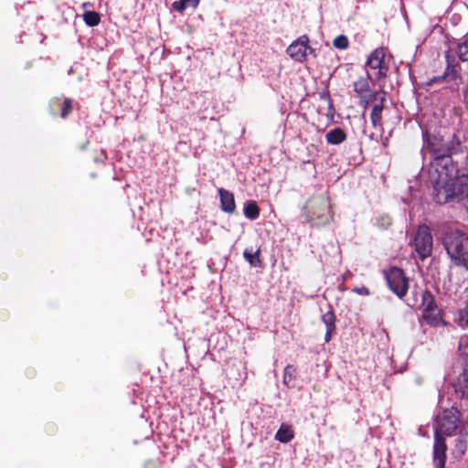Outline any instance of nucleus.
Instances as JSON below:
<instances>
[{"mask_svg":"<svg viewBox=\"0 0 468 468\" xmlns=\"http://www.w3.org/2000/svg\"><path fill=\"white\" fill-rule=\"evenodd\" d=\"M459 412L456 409L443 410L437 416L433 445L434 468H445L447 446L443 435H452L457 428Z\"/></svg>","mask_w":468,"mask_h":468,"instance_id":"f03ea898","label":"nucleus"},{"mask_svg":"<svg viewBox=\"0 0 468 468\" xmlns=\"http://www.w3.org/2000/svg\"><path fill=\"white\" fill-rule=\"evenodd\" d=\"M420 308L422 317L428 324L437 326L441 323L440 310L435 303L433 295L428 291H424L421 293Z\"/></svg>","mask_w":468,"mask_h":468,"instance_id":"423d86ee","label":"nucleus"},{"mask_svg":"<svg viewBox=\"0 0 468 468\" xmlns=\"http://www.w3.org/2000/svg\"><path fill=\"white\" fill-rule=\"evenodd\" d=\"M457 324L462 328L468 327V303L459 311Z\"/></svg>","mask_w":468,"mask_h":468,"instance_id":"aec40b11","label":"nucleus"},{"mask_svg":"<svg viewBox=\"0 0 468 468\" xmlns=\"http://www.w3.org/2000/svg\"><path fill=\"white\" fill-rule=\"evenodd\" d=\"M244 215L250 219H256L260 215V209L256 202L251 201L245 205Z\"/></svg>","mask_w":468,"mask_h":468,"instance_id":"f3484780","label":"nucleus"},{"mask_svg":"<svg viewBox=\"0 0 468 468\" xmlns=\"http://www.w3.org/2000/svg\"><path fill=\"white\" fill-rule=\"evenodd\" d=\"M335 328H326V334L324 336L325 342H329L332 337V333L335 331Z\"/></svg>","mask_w":468,"mask_h":468,"instance_id":"cd10ccee","label":"nucleus"},{"mask_svg":"<svg viewBox=\"0 0 468 468\" xmlns=\"http://www.w3.org/2000/svg\"><path fill=\"white\" fill-rule=\"evenodd\" d=\"M325 139L330 144H340L346 141V134L343 129L335 128L326 133Z\"/></svg>","mask_w":468,"mask_h":468,"instance_id":"ddd939ff","label":"nucleus"},{"mask_svg":"<svg viewBox=\"0 0 468 468\" xmlns=\"http://www.w3.org/2000/svg\"><path fill=\"white\" fill-rule=\"evenodd\" d=\"M443 245L454 264L468 271V234L451 230L445 234Z\"/></svg>","mask_w":468,"mask_h":468,"instance_id":"7ed1b4c3","label":"nucleus"},{"mask_svg":"<svg viewBox=\"0 0 468 468\" xmlns=\"http://www.w3.org/2000/svg\"><path fill=\"white\" fill-rule=\"evenodd\" d=\"M459 352L465 357V363L468 365V335H463L460 339Z\"/></svg>","mask_w":468,"mask_h":468,"instance_id":"412c9836","label":"nucleus"},{"mask_svg":"<svg viewBox=\"0 0 468 468\" xmlns=\"http://www.w3.org/2000/svg\"><path fill=\"white\" fill-rule=\"evenodd\" d=\"M426 146L434 156L431 164L430 180L433 198L438 204H446L452 198L468 193V172L457 169L451 155L460 151L461 141L453 134L445 142L439 135H425Z\"/></svg>","mask_w":468,"mask_h":468,"instance_id":"f257e3e1","label":"nucleus"},{"mask_svg":"<svg viewBox=\"0 0 468 468\" xmlns=\"http://www.w3.org/2000/svg\"><path fill=\"white\" fill-rule=\"evenodd\" d=\"M387 281L391 291H393L399 298H402L406 294L409 288L408 280L401 269H390L387 273Z\"/></svg>","mask_w":468,"mask_h":468,"instance_id":"6e6552de","label":"nucleus"},{"mask_svg":"<svg viewBox=\"0 0 468 468\" xmlns=\"http://www.w3.org/2000/svg\"><path fill=\"white\" fill-rule=\"evenodd\" d=\"M72 109H73L72 101L69 99H66L63 102V107H62V111L60 112V116L61 117L68 116L71 112Z\"/></svg>","mask_w":468,"mask_h":468,"instance_id":"393cba45","label":"nucleus"},{"mask_svg":"<svg viewBox=\"0 0 468 468\" xmlns=\"http://www.w3.org/2000/svg\"><path fill=\"white\" fill-rule=\"evenodd\" d=\"M295 372L296 369L293 366L289 365L284 368L283 381L286 385L294 378Z\"/></svg>","mask_w":468,"mask_h":468,"instance_id":"4be33fe9","label":"nucleus"},{"mask_svg":"<svg viewBox=\"0 0 468 468\" xmlns=\"http://www.w3.org/2000/svg\"><path fill=\"white\" fill-rule=\"evenodd\" d=\"M322 320L325 324L326 328H335V317L333 312H327L322 316Z\"/></svg>","mask_w":468,"mask_h":468,"instance_id":"5701e85b","label":"nucleus"},{"mask_svg":"<svg viewBox=\"0 0 468 468\" xmlns=\"http://www.w3.org/2000/svg\"><path fill=\"white\" fill-rule=\"evenodd\" d=\"M293 438V431L291 425L282 423L276 432L275 439L282 443L289 442Z\"/></svg>","mask_w":468,"mask_h":468,"instance_id":"4468645a","label":"nucleus"},{"mask_svg":"<svg viewBox=\"0 0 468 468\" xmlns=\"http://www.w3.org/2000/svg\"><path fill=\"white\" fill-rule=\"evenodd\" d=\"M354 291L359 294H368V290L365 287H362V288H356L354 289Z\"/></svg>","mask_w":468,"mask_h":468,"instance_id":"c85d7f7f","label":"nucleus"},{"mask_svg":"<svg viewBox=\"0 0 468 468\" xmlns=\"http://www.w3.org/2000/svg\"><path fill=\"white\" fill-rule=\"evenodd\" d=\"M372 111L370 120L373 127H382V112L386 101V93L383 90H377L372 93Z\"/></svg>","mask_w":468,"mask_h":468,"instance_id":"1a4fd4ad","label":"nucleus"},{"mask_svg":"<svg viewBox=\"0 0 468 468\" xmlns=\"http://www.w3.org/2000/svg\"><path fill=\"white\" fill-rule=\"evenodd\" d=\"M334 46L336 48L346 49L348 47V39L346 36L340 35L334 40Z\"/></svg>","mask_w":468,"mask_h":468,"instance_id":"b1692460","label":"nucleus"},{"mask_svg":"<svg viewBox=\"0 0 468 468\" xmlns=\"http://www.w3.org/2000/svg\"><path fill=\"white\" fill-rule=\"evenodd\" d=\"M385 53L383 48L375 49L367 58V65L372 69H378L377 78L380 79L386 76L388 68L384 63Z\"/></svg>","mask_w":468,"mask_h":468,"instance_id":"9b49d317","label":"nucleus"},{"mask_svg":"<svg viewBox=\"0 0 468 468\" xmlns=\"http://www.w3.org/2000/svg\"><path fill=\"white\" fill-rule=\"evenodd\" d=\"M373 102H374V101L372 100V94L369 96L368 99H367L366 94H364V99L363 100L361 99V103L364 104L365 108L367 107V105L369 103H373Z\"/></svg>","mask_w":468,"mask_h":468,"instance_id":"bb28decb","label":"nucleus"},{"mask_svg":"<svg viewBox=\"0 0 468 468\" xmlns=\"http://www.w3.org/2000/svg\"><path fill=\"white\" fill-rule=\"evenodd\" d=\"M308 37L306 36H302L288 47V55L295 61H303L306 58L308 50H311V48L308 46Z\"/></svg>","mask_w":468,"mask_h":468,"instance_id":"9d476101","label":"nucleus"},{"mask_svg":"<svg viewBox=\"0 0 468 468\" xmlns=\"http://www.w3.org/2000/svg\"><path fill=\"white\" fill-rule=\"evenodd\" d=\"M220 197L221 209L228 213H232L235 210L234 196L228 190L223 188L218 189Z\"/></svg>","mask_w":468,"mask_h":468,"instance_id":"f8f14e48","label":"nucleus"},{"mask_svg":"<svg viewBox=\"0 0 468 468\" xmlns=\"http://www.w3.org/2000/svg\"><path fill=\"white\" fill-rule=\"evenodd\" d=\"M83 20L89 27H95L101 21L100 15L94 11H87L83 14Z\"/></svg>","mask_w":468,"mask_h":468,"instance_id":"6ab92c4d","label":"nucleus"},{"mask_svg":"<svg viewBox=\"0 0 468 468\" xmlns=\"http://www.w3.org/2000/svg\"><path fill=\"white\" fill-rule=\"evenodd\" d=\"M243 256L251 266L258 267L261 265L260 250H257L256 251L245 250Z\"/></svg>","mask_w":468,"mask_h":468,"instance_id":"a211bd4d","label":"nucleus"},{"mask_svg":"<svg viewBox=\"0 0 468 468\" xmlns=\"http://www.w3.org/2000/svg\"><path fill=\"white\" fill-rule=\"evenodd\" d=\"M198 3L199 0H179L173 3V8L177 12L182 13L188 7H197Z\"/></svg>","mask_w":468,"mask_h":468,"instance_id":"2eb2a0df","label":"nucleus"},{"mask_svg":"<svg viewBox=\"0 0 468 468\" xmlns=\"http://www.w3.org/2000/svg\"><path fill=\"white\" fill-rule=\"evenodd\" d=\"M414 245L421 260L431 255L432 250V237L427 226H420L418 229L414 239Z\"/></svg>","mask_w":468,"mask_h":468,"instance_id":"0eeeda50","label":"nucleus"},{"mask_svg":"<svg viewBox=\"0 0 468 468\" xmlns=\"http://www.w3.org/2000/svg\"><path fill=\"white\" fill-rule=\"evenodd\" d=\"M308 220L314 225H324L332 218L330 203L324 195L313 197L305 206Z\"/></svg>","mask_w":468,"mask_h":468,"instance_id":"20e7f679","label":"nucleus"},{"mask_svg":"<svg viewBox=\"0 0 468 468\" xmlns=\"http://www.w3.org/2000/svg\"><path fill=\"white\" fill-rule=\"evenodd\" d=\"M354 90L356 93L360 97V99H364V94H366L369 90V84L367 79L361 78L358 80L354 82Z\"/></svg>","mask_w":468,"mask_h":468,"instance_id":"dca6fc26","label":"nucleus"},{"mask_svg":"<svg viewBox=\"0 0 468 468\" xmlns=\"http://www.w3.org/2000/svg\"><path fill=\"white\" fill-rule=\"evenodd\" d=\"M455 55H457L463 61H468V34L465 35L460 42L451 43L449 50L446 52V58L448 61L446 75L450 76V74H452L454 79H457V66L452 64Z\"/></svg>","mask_w":468,"mask_h":468,"instance_id":"39448f33","label":"nucleus"},{"mask_svg":"<svg viewBox=\"0 0 468 468\" xmlns=\"http://www.w3.org/2000/svg\"><path fill=\"white\" fill-rule=\"evenodd\" d=\"M391 224V219L389 217L385 216L378 218V225L382 228H386Z\"/></svg>","mask_w":468,"mask_h":468,"instance_id":"a878e982","label":"nucleus"}]
</instances>
